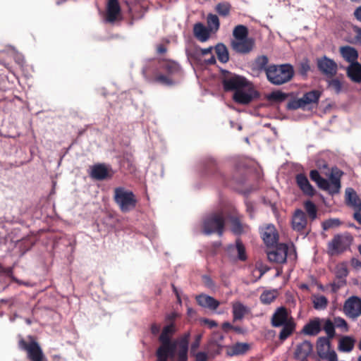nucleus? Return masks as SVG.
Instances as JSON below:
<instances>
[{
  "label": "nucleus",
  "instance_id": "nucleus-33",
  "mask_svg": "<svg viewBox=\"0 0 361 361\" xmlns=\"http://www.w3.org/2000/svg\"><path fill=\"white\" fill-rule=\"evenodd\" d=\"M282 329L279 333V338L281 341L286 340L295 329V323L292 317H290V320L287 324L281 326Z\"/></svg>",
  "mask_w": 361,
  "mask_h": 361
},
{
  "label": "nucleus",
  "instance_id": "nucleus-37",
  "mask_svg": "<svg viewBox=\"0 0 361 361\" xmlns=\"http://www.w3.org/2000/svg\"><path fill=\"white\" fill-rule=\"evenodd\" d=\"M355 342V339L352 337L343 336L339 341L338 349L343 352H350L354 348Z\"/></svg>",
  "mask_w": 361,
  "mask_h": 361
},
{
  "label": "nucleus",
  "instance_id": "nucleus-27",
  "mask_svg": "<svg viewBox=\"0 0 361 361\" xmlns=\"http://www.w3.org/2000/svg\"><path fill=\"white\" fill-rule=\"evenodd\" d=\"M196 300L199 305L212 310H216L220 305L219 302L213 297L203 294L197 296Z\"/></svg>",
  "mask_w": 361,
  "mask_h": 361
},
{
  "label": "nucleus",
  "instance_id": "nucleus-4",
  "mask_svg": "<svg viewBox=\"0 0 361 361\" xmlns=\"http://www.w3.org/2000/svg\"><path fill=\"white\" fill-rule=\"evenodd\" d=\"M114 200L123 213L132 211L137 203L135 195L131 190L123 187H118L114 189Z\"/></svg>",
  "mask_w": 361,
  "mask_h": 361
},
{
  "label": "nucleus",
  "instance_id": "nucleus-20",
  "mask_svg": "<svg viewBox=\"0 0 361 361\" xmlns=\"http://www.w3.org/2000/svg\"><path fill=\"white\" fill-rule=\"evenodd\" d=\"M313 350V345L310 341H304L296 345L294 352V358L305 361Z\"/></svg>",
  "mask_w": 361,
  "mask_h": 361
},
{
  "label": "nucleus",
  "instance_id": "nucleus-2",
  "mask_svg": "<svg viewBox=\"0 0 361 361\" xmlns=\"http://www.w3.org/2000/svg\"><path fill=\"white\" fill-rule=\"evenodd\" d=\"M266 75L271 84L281 85L292 80L294 76V69L293 66L289 63L272 64L268 66Z\"/></svg>",
  "mask_w": 361,
  "mask_h": 361
},
{
  "label": "nucleus",
  "instance_id": "nucleus-43",
  "mask_svg": "<svg viewBox=\"0 0 361 361\" xmlns=\"http://www.w3.org/2000/svg\"><path fill=\"white\" fill-rule=\"evenodd\" d=\"M217 58L221 63H226L229 60L228 51L223 44H218L215 47Z\"/></svg>",
  "mask_w": 361,
  "mask_h": 361
},
{
  "label": "nucleus",
  "instance_id": "nucleus-13",
  "mask_svg": "<svg viewBox=\"0 0 361 361\" xmlns=\"http://www.w3.org/2000/svg\"><path fill=\"white\" fill-rule=\"evenodd\" d=\"M345 203L354 210L353 218L356 221L361 216V200L351 188L345 190Z\"/></svg>",
  "mask_w": 361,
  "mask_h": 361
},
{
  "label": "nucleus",
  "instance_id": "nucleus-49",
  "mask_svg": "<svg viewBox=\"0 0 361 361\" xmlns=\"http://www.w3.org/2000/svg\"><path fill=\"white\" fill-rule=\"evenodd\" d=\"M341 221L338 219H329L322 223L323 230L327 231L332 228L341 226Z\"/></svg>",
  "mask_w": 361,
  "mask_h": 361
},
{
  "label": "nucleus",
  "instance_id": "nucleus-31",
  "mask_svg": "<svg viewBox=\"0 0 361 361\" xmlns=\"http://www.w3.org/2000/svg\"><path fill=\"white\" fill-rule=\"evenodd\" d=\"M193 32L195 37L200 42H206L210 35V31L202 23H197L194 25Z\"/></svg>",
  "mask_w": 361,
  "mask_h": 361
},
{
  "label": "nucleus",
  "instance_id": "nucleus-45",
  "mask_svg": "<svg viewBox=\"0 0 361 361\" xmlns=\"http://www.w3.org/2000/svg\"><path fill=\"white\" fill-rule=\"evenodd\" d=\"M233 35L235 38L234 40L243 39L247 38L248 29L246 26L238 25L235 26L233 31Z\"/></svg>",
  "mask_w": 361,
  "mask_h": 361
},
{
  "label": "nucleus",
  "instance_id": "nucleus-14",
  "mask_svg": "<svg viewBox=\"0 0 361 361\" xmlns=\"http://www.w3.org/2000/svg\"><path fill=\"white\" fill-rule=\"evenodd\" d=\"M161 345L156 350V361H168L175 355L176 344L175 342H160Z\"/></svg>",
  "mask_w": 361,
  "mask_h": 361
},
{
  "label": "nucleus",
  "instance_id": "nucleus-16",
  "mask_svg": "<svg viewBox=\"0 0 361 361\" xmlns=\"http://www.w3.org/2000/svg\"><path fill=\"white\" fill-rule=\"evenodd\" d=\"M260 233L267 247L278 243L279 236L274 225L269 224L262 228Z\"/></svg>",
  "mask_w": 361,
  "mask_h": 361
},
{
  "label": "nucleus",
  "instance_id": "nucleus-52",
  "mask_svg": "<svg viewBox=\"0 0 361 361\" xmlns=\"http://www.w3.org/2000/svg\"><path fill=\"white\" fill-rule=\"evenodd\" d=\"M310 71V65L308 59H305L302 61L298 67V72L302 76H307L308 72Z\"/></svg>",
  "mask_w": 361,
  "mask_h": 361
},
{
  "label": "nucleus",
  "instance_id": "nucleus-6",
  "mask_svg": "<svg viewBox=\"0 0 361 361\" xmlns=\"http://www.w3.org/2000/svg\"><path fill=\"white\" fill-rule=\"evenodd\" d=\"M222 85L226 92H236L238 90L247 87L250 82L245 77L224 71Z\"/></svg>",
  "mask_w": 361,
  "mask_h": 361
},
{
  "label": "nucleus",
  "instance_id": "nucleus-58",
  "mask_svg": "<svg viewBox=\"0 0 361 361\" xmlns=\"http://www.w3.org/2000/svg\"><path fill=\"white\" fill-rule=\"evenodd\" d=\"M202 335L197 334L195 336V341L192 342L190 346V355L197 353V349L199 348L202 339Z\"/></svg>",
  "mask_w": 361,
  "mask_h": 361
},
{
  "label": "nucleus",
  "instance_id": "nucleus-55",
  "mask_svg": "<svg viewBox=\"0 0 361 361\" xmlns=\"http://www.w3.org/2000/svg\"><path fill=\"white\" fill-rule=\"evenodd\" d=\"M207 23L209 27L218 30L219 27V20L216 15L209 14L207 16Z\"/></svg>",
  "mask_w": 361,
  "mask_h": 361
},
{
  "label": "nucleus",
  "instance_id": "nucleus-22",
  "mask_svg": "<svg viewBox=\"0 0 361 361\" xmlns=\"http://www.w3.org/2000/svg\"><path fill=\"white\" fill-rule=\"evenodd\" d=\"M307 224L305 213L301 209H296L292 219V227L298 232H303Z\"/></svg>",
  "mask_w": 361,
  "mask_h": 361
},
{
  "label": "nucleus",
  "instance_id": "nucleus-59",
  "mask_svg": "<svg viewBox=\"0 0 361 361\" xmlns=\"http://www.w3.org/2000/svg\"><path fill=\"white\" fill-rule=\"evenodd\" d=\"M191 355L195 357V361H208V355L205 352H197Z\"/></svg>",
  "mask_w": 361,
  "mask_h": 361
},
{
  "label": "nucleus",
  "instance_id": "nucleus-42",
  "mask_svg": "<svg viewBox=\"0 0 361 361\" xmlns=\"http://www.w3.org/2000/svg\"><path fill=\"white\" fill-rule=\"evenodd\" d=\"M278 297L276 290H265L260 295V301L262 304L269 305Z\"/></svg>",
  "mask_w": 361,
  "mask_h": 361
},
{
  "label": "nucleus",
  "instance_id": "nucleus-39",
  "mask_svg": "<svg viewBox=\"0 0 361 361\" xmlns=\"http://www.w3.org/2000/svg\"><path fill=\"white\" fill-rule=\"evenodd\" d=\"M326 334V338L333 339L336 336L335 326L330 319H322V329Z\"/></svg>",
  "mask_w": 361,
  "mask_h": 361
},
{
  "label": "nucleus",
  "instance_id": "nucleus-32",
  "mask_svg": "<svg viewBox=\"0 0 361 361\" xmlns=\"http://www.w3.org/2000/svg\"><path fill=\"white\" fill-rule=\"evenodd\" d=\"M232 312L233 321L241 320L249 312V309L240 302H235L233 303Z\"/></svg>",
  "mask_w": 361,
  "mask_h": 361
},
{
  "label": "nucleus",
  "instance_id": "nucleus-46",
  "mask_svg": "<svg viewBox=\"0 0 361 361\" xmlns=\"http://www.w3.org/2000/svg\"><path fill=\"white\" fill-rule=\"evenodd\" d=\"M312 302L314 309L324 310L328 305V299L324 295H317L313 296Z\"/></svg>",
  "mask_w": 361,
  "mask_h": 361
},
{
  "label": "nucleus",
  "instance_id": "nucleus-61",
  "mask_svg": "<svg viewBox=\"0 0 361 361\" xmlns=\"http://www.w3.org/2000/svg\"><path fill=\"white\" fill-rule=\"evenodd\" d=\"M202 322L204 324H207L210 329L217 326V323L214 320H211L209 319H204L202 320Z\"/></svg>",
  "mask_w": 361,
  "mask_h": 361
},
{
  "label": "nucleus",
  "instance_id": "nucleus-17",
  "mask_svg": "<svg viewBox=\"0 0 361 361\" xmlns=\"http://www.w3.org/2000/svg\"><path fill=\"white\" fill-rule=\"evenodd\" d=\"M343 174V172L337 167L332 168L329 180V188L322 190L328 191L331 195L338 193L341 187V178Z\"/></svg>",
  "mask_w": 361,
  "mask_h": 361
},
{
  "label": "nucleus",
  "instance_id": "nucleus-56",
  "mask_svg": "<svg viewBox=\"0 0 361 361\" xmlns=\"http://www.w3.org/2000/svg\"><path fill=\"white\" fill-rule=\"evenodd\" d=\"M348 274V269L345 265H338L336 267V276L341 279H345Z\"/></svg>",
  "mask_w": 361,
  "mask_h": 361
},
{
  "label": "nucleus",
  "instance_id": "nucleus-25",
  "mask_svg": "<svg viewBox=\"0 0 361 361\" xmlns=\"http://www.w3.org/2000/svg\"><path fill=\"white\" fill-rule=\"evenodd\" d=\"M321 331L322 319L319 317H314L303 326L302 332L308 336H317Z\"/></svg>",
  "mask_w": 361,
  "mask_h": 361
},
{
  "label": "nucleus",
  "instance_id": "nucleus-35",
  "mask_svg": "<svg viewBox=\"0 0 361 361\" xmlns=\"http://www.w3.org/2000/svg\"><path fill=\"white\" fill-rule=\"evenodd\" d=\"M310 177L312 181L317 183L318 188H319L320 189H329V180L322 178L317 170H311L310 173Z\"/></svg>",
  "mask_w": 361,
  "mask_h": 361
},
{
  "label": "nucleus",
  "instance_id": "nucleus-47",
  "mask_svg": "<svg viewBox=\"0 0 361 361\" xmlns=\"http://www.w3.org/2000/svg\"><path fill=\"white\" fill-rule=\"evenodd\" d=\"M269 59L267 56L262 55L257 57L255 60L254 65L258 71H264L267 74V69L268 68Z\"/></svg>",
  "mask_w": 361,
  "mask_h": 361
},
{
  "label": "nucleus",
  "instance_id": "nucleus-21",
  "mask_svg": "<svg viewBox=\"0 0 361 361\" xmlns=\"http://www.w3.org/2000/svg\"><path fill=\"white\" fill-rule=\"evenodd\" d=\"M290 320L288 310L284 307H280L276 310L271 319V324L274 327H280L287 324Z\"/></svg>",
  "mask_w": 361,
  "mask_h": 361
},
{
  "label": "nucleus",
  "instance_id": "nucleus-63",
  "mask_svg": "<svg viewBox=\"0 0 361 361\" xmlns=\"http://www.w3.org/2000/svg\"><path fill=\"white\" fill-rule=\"evenodd\" d=\"M203 280L207 286H208L209 288L214 286V282L209 276H204Z\"/></svg>",
  "mask_w": 361,
  "mask_h": 361
},
{
  "label": "nucleus",
  "instance_id": "nucleus-1",
  "mask_svg": "<svg viewBox=\"0 0 361 361\" xmlns=\"http://www.w3.org/2000/svg\"><path fill=\"white\" fill-rule=\"evenodd\" d=\"M181 72L180 65L172 60L161 59L158 61L157 71L154 73V81L155 82L171 86L174 84L172 76L178 75Z\"/></svg>",
  "mask_w": 361,
  "mask_h": 361
},
{
  "label": "nucleus",
  "instance_id": "nucleus-62",
  "mask_svg": "<svg viewBox=\"0 0 361 361\" xmlns=\"http://www.w3.org/2000/svg\"><path fill=\"white\" fill-rule=\"evenodd\" d=\"M246 211L247 213H249L250 216L251 218H252L255 209H254V207L252 203H250V202L246 203Z\"/></svg>",
  "mask_w": 361,
  "mask_h": 361
},
{
  "label": "nucleus",
  "instance_id": "nucleus-15",
  "mask_svg": "<svg viewBox=\"0 0 361 361\" xmlns=\"http://www.w3.org/2000/svg\"><path fill=\"white\" fill-rule=\"evenodd\" d=\"M204 171L206 175L214 176L215 178L219 180V181L223 184H227L225 176L220 171V169L214 159L208 158L204 161Z\"/></svg>",
  "mask_w": 361,
  "mask_h": 361
},
{
  "label": "nucleus",
  "instance_id": "nucleus-23",
  "mask_svg": "<svg viewBox=\"0 0 361 361\" xmlns=\"http://www.w3.org/2000/svg\"><path fill=\"white\" fill-rule=\"evenodd\" d=\"M229 220L231 222V231L234 235H240L250 230V226L242 222L241 216H231Z\"/></svg>",
  "mask_w": 361,
  "mask_h": 361
},
{
  "label": "nucleus",
  "instance_id": "nucleus-19",
  "mask_svg": "<svg viewBox=\"0 0 361 361\" xmlns=\"http://www.w3.org/2000/svg\"><path fill=\"white\" fill-rule=\"evenodd\" d=\"M113 176V171L109 166L104 164H94L92 167L90 176L98 180H103L111 178Z\"/></svg>",
  "mask_w": 361,
  "mask_h": 361
},
{
  "label": "nucleus",
  "instance_id": "nucleus-64",
  "mask_svg": "<svg viewBox=\"0 0 361 361\" xmlns=\"http://www.w3.org/2000/svg\"><path fill=\"white\" fill-rule=\"evenodd\" d=\"M354 16L358 21L361 22V6L355 10Z\"/></svg>",
  "mask_w": 361,
  "mask_h": 361
},
{
  "label": "nucleus",
  "instance_id": "nucleus-12",
  "mask_svg": "<svg viewBox=\"0 0 361 361\" xmlns=\"http://www.w3.org/2000/svg\"><path fill=\"white\" fill-rule=\"evenodd\" d=\"M343 312L350 319H357L361 315V299L357 296L348 298L343 305Z\"/></svg>",
  "mask_w": 361,
  "mask_h": 361
},
{
  "label": "nucleus",
  "instance_id": "nucleus-18",
  "mask_svg": "<svg viewBox=\"0 0 361 361\" xmlns=\"http://www.w3.org/2000/svg\"><path fill=\"white\" fill-rule=\"evenodd\" d=\"M232 49L237 53L246 54L250 53L254 48L255 40L253 38L247 37L243 39L232 40Z\"/></svg>",
  "mask_w": 361,
  "mask_h": 361
},
{
  "label": "nucleus",
  "instance_id": "nucleus-8",
  "mask_svg": "<svg viewBox=\"0 0 361 361\" xmlns=\"http://www.w3.org/2000/svg\"><path fill=\"white\" fill-rule=\"evenodd\" d=\"M288 247L284 243H276L267 247L266 254L270 262L283 264L286 262Z\"/></svg>",
  "mask_w": 361,
  "mask_h": 361
},
{
  "label": "nucleus",
  "instance_id": "nucleus-11",
  "mask_svg": "<svg viewBox=\"0 0 361 361\" xmlns=\"http://www.w3.org/2000/svg\"><path fill=\"white\" fill-rule=\"evenodd\" d=\"M316 349L318 356L325 360H334L336 355L334 350L331 349V340L325 336L318 338Z\"/></svg>",
  "mask_w": 361,
  "mask_h": 361
},
{
  "label": "nucleus",
  "instance_id": "nucleus-44",
  "mask_svg": "<svg viewBox=\"0 0 361 361\" xmlns=\"http://www.w3.org/2000/svg\"><path fill=\"white\" fill-rule=\"evenodd\" d=\"M305 209L311 221H314L317 217V209L314 202L311 200H307L304 202Z\"/></svg>",
  "mask_w": 361,
  "mask_h": 361
},
{
  "label": "nucleus",
  "instance_id": "nucleus-53",
  "mask_svg": "<svg viewBox=\"0 0 361 361\" xmlns=\"http://www.w3.org/2000/svg\"><path fill=\"white\" fill-rule=\"evenodd\" d=\"M333 322L335 327L342 329L345 332L348 331V324L343 318L340 317H334Z\"/></svg>",
  "mask_w": 361,
  "mask_h": 361
},
{
  "label": "nucleus",
  "instance_id": "nucleus-36",
  "mask_svg": "<svg viewBox=\"0 0 361 361\" xmlns=\"http://www.w3.org/2000/svg\"><path fill=\"white\" fill-rule=\"evenodd\" d=\"M175 332L176 327L174 323L165 326L159 336V342H172L171 338Z\"/></svg>",
  "mask_w": 361,
  "mask_h": 361
},
{
  "label": "nucleus",
  "instance_id": "nucleus-7",
  "mask_svg": "<svg viewBox=\"0 0 361 361\" xmlns=\"http://www.w3.org/2000/svg\"><path fill=\"white\" fill-rule=\"evenodd\" d=\"M19 348L27 352L30 361H47L39 343L35 341L30 343L21 338L18 342Z\"/></svg>",
  "mask_w": 361,
  "mask_h": 361
},
{
  "label": "nucleus",
  "instance_id": "nucleus-57",
  "mask_svg": "<svg viewBox=\"0 0 361 361\" xmlns=\"http://www.w3.org/2000/svg\"><path fill=\"white\" fill-rule=\"evenodd\" d=\"M337 280L334 281L331 284V290L334 293H336L341 287L344 286L346 284L345 279H341L340 278H336Z\"/></svg>",
  "mask_w": 361,
  "mask_h": 361
},
{
  "label": "nucleus",
  "instance_id": "nucleus-60",
  "mask_svg": "<svg viewBox=\"0 0 361 361\" xmlns=\"http://www.w3.org/2000/svg\"><path fill=\"white\" fill-rule=\"evenodd\" d=\"M177 361H188V352L178 350Z\"/></svg>",
  "mask_w": 361,
  "mask_h": 361
},
{
  "label": "nucleus",
  "instance_id": "nucleus-30",
  "mask_svg": "<svg viewBox=\"0 0 361 361\" xmlns=\"http://www.w3.org/2000/svg\"><path fill=\"white\" fill-rule=\"evenodd\" d=\"M348 77L355 82H361V65L358 62L351 63L347 68Z\"/></svg>",
  "mask_w": 361,
  "mask_h": 361
},
{
  "label": "nucleus",
  "instance_id": "nucleus-54",
  "mask_svg": "<svg viewBox=\"0 0 361 361\" xmlns=\"http://www.w3.org/2000/svg\"><path fill=\"white\" fill-rule=\"evenodd\" d=\"M305 106L303 104L302 98L298 99H292L287 104V108L290 110H295L300 108H304Z\"/></svg>",
  "mask_w": 361,
  "mask_h": 361
},
{
  "label": "nucleus",
  "instance_id": "nucleus-26",
  "mask_svg": "<svg viewBox=\"0 0 361 361\" xmlns=\"http://www.w3.org/2000/svg\"><path fill=\"white\" fill-rule=\"evenodd\" d=\"M121 13V7L118 0H109L106 6V20L113 23L117 20Z\"/></svg>",
  "mask_w": 361,
  "mask_h": 361
},
{
  "label": "nucleus",
  "instance_id": "nucleus-29",
  "mask_svg": "<svg viewBox=\"0 0 361 361\" xmlns=\"http://www.w3.org/2000/svg\"><path fill=\"white\" fill-rule=\"evenodd\" d=\"M235 250H236L238 252L237 258L239 260L244 262L247 259L245 247L240 238L236 239L235 245H229L227 247V251L228 252H234Z\"/></svg>",
  "mask_w": 361,
  "mask_h": 361
},
{
  "label": "nucleus",
  "instance_id": "nucleus-24",
  "mask_svg": "<svg viewBox=\"0 0 361 361\" xmlns=\"http://www.w3.org/2000/svg\"><path fill=\"white\" fill-rule=\"evenodd\" d=\"M295 181L299 188L302 192L308 196H313L315 194V190L313 186L310 183L307 176L303 173L297 174L295 176Z\"/></svg>",
  "mask_w": 361,
  "mask_h": 361
},
{
  "label": "nucleus",
  "instance_id": "nucleus-48",
  "mask_svg": "<svg viewBox=\"0 0 361 361\" xmlns=\"http://www.w3.org/2000/svg\"><path fill=\"white\" fill-rule=\"evenodd\" d=\"M288 95L281 91H274L268 94L267 99L271 102H281L286 99Z\"/></svg>",
  "mask_w": 361,
  "mask_h": 361
},
{
  "label": "nucleus",
  "instance_id": "nucleus-5",
  "mask_svg": "<svg viewBox=\"0 0 361 361\" xmlns=\"http://www.w3.org/2000/svg\"><path fill=\"white\" fill-rule=\"evenodd\" d=\"M353 240L349 233L336 234L327 244V253L329 256L341 255L348 250Z\"/></svg>",
  "mask_w": 361,
  "mask_h": 361
},
{
  "label": "nucleus",
  "instance_id": "nucleus-28",
  "mask_svg": "<svg viewBox=\"0 0 361 361\" xmlns=\"http://www.w3.org/2000/svg\"><path fill=\"white\" fill-rule=\"evenodd\" d=\"M340 54L345 61L350 63L357 62L358 58L357 51L352 47L343 46L339 49Z\"/></svg>",
  "mask_w": 361,
  "mask_h": 361
},
{
  "label": "nucleus",
  "instance_id": "nucleus-10",
  "mask_svg": "<svg viewBox=\"0 0 361 361\" xmlns=\"http://www.w3.org/2000/svg\"><path fill=\"white\" fill-rule=\"evenodd\" d=\"M318 71L326 78L334 77L338 72V65L336 61L326 56L317 59Z\"/></svg>",
  "mask_w": 361,
  "mask_h": 361
},
{
  "label": "nucleus",
  "instance_id": "nucleus-40",
  "mask_svg": "<svg viewBox=\"0 0 361 361\" xmlns=\"http://www.w3.org/2000/svg\"><path fill=\"white\" fill-rule=\"evenodd\" d=\"M321 97V92L312 90L306 92L302 97L305 106L310 104H317Z\"/></svg>",
  "mask_w": 361,
  "mask_h": 361
},
{
  "label": "nucleus",
  "instance_id": "nucleus-41",
  "mask_svg": "<svg viewBox=\"0 0 361 361\" xmlns=\"http://www.w3.org/2000/svg\"><path fill=\"white\" fill-rule=\"evenodd\" d=\"M327 87L338 94L343 89V82L338 78H327Z\"/></svg>",
  "mask_w": 361,
  "mask_h": 361
},
{
  "label": "nucleus",
  "instance_id": "nucleus-3",
  "mask_svg": "<svg viewBox=\"0 0 361 361\" xmlns=\"http://www.w3.org/2000/svg\"><path fill=\"white\" fill-rule=\"evenodd\" d=\"M226 216L223 210L213 212L208 214L202 223L203 233L206 235L216 233L221 236L225 230Z\"/></svg>",
  "mask_w": 361,
  "mask_h": 361
},
{
  "label": "nucleus",
  "instance_id": "nucleus-38",
  "mask_svg": "<svg viewBox=\"0 0 361 361\" xmlns=\"http://www.w3.org/2000/svg\"><path fill=\"white\" fill-rule=\"evenodd\" d=\"M185 52L189 59L192 60L196 63L202 64V56L199 46L195 45L193 47L186 49Z\"/></svg>",
  "mask_w": 361,
  "mask_h": 361
},
{
  "label": "nucleus",
  "instance_id": "nucleus-9",
  "mask_svg": "<svg viewBox=\"0 0 361 361\" xmlns=\"http://www.w3.org/2000/svg\"><path fill=\"white\" fill-rule=\"evenodd\" d=\"M259 97V92L255 90L252 85L250 82V85H248L247 87L234 92L233 99L237 104L246 105L249 104L253 99Z\"/></svg>",
  "mask_w": 361,
  "mask_h": 361
},
{
  "label": "nucleus",
  "instance_id": "nucleus-34",
  "mask_svg": "<svg viewBox=\"0 0 361 361\" xmlns=\"http://www.w3.org/2000/svg\"><path fill=\"white\" fill-rule=\"evenodd\" d=\"M249 348L250 346L247 343H236L228 348L227 354L229 356L243 355L249 350Z\"/></svg>",
  "mask_w": 361,
  "mask_h": 361
},
{
  "label": "nucleus",
  "instance_id": "nucleus-50",
  "mask_svg": "<svg viewBox=\"0 0 361 361\" xmlns=\"http://www.w3.org/2000/svg\"><path fill=\"white\" fill-rule=\"evenodd\" d=\"M190 337V332L184 334L179 339L178 346L180 351L188 352L189 339Z\"/></svg>",
  "mask_w": 361,
  "mask_h": 361
},
{
  "label": "nucleus",
  "instance_id": "nucleus-51",
  "mask_svg": "<svg viewBox=\"0 0 361 361\" xmlns=\"http://www.w3.org/2000/svg\"><path fill=\"white\" fill-rule=\"evenodd\" d=\"M230 11L231 5L227 2L219 3L216 6V11L222 16H227Z\"/></svg>",
  "mask_w": 361,
  "mask_h": 361
}]
</instances>
